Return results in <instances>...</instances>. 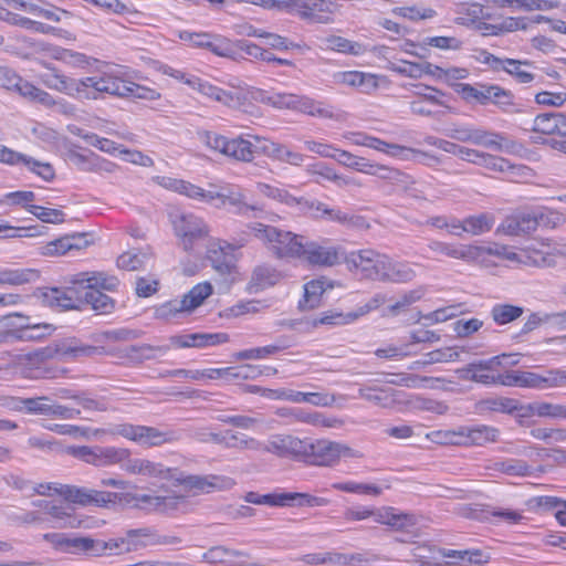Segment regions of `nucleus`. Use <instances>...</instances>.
Segmentation results:
<instances>
[{
    "label": "nucleus",
    "instance_id": "423d86ee",
    "mask_svg": "<svg viewBox=\"0 0 566 566\" xmlns=\"http://www.w3.org/2000/svg\"><path fill=\"white\" fill-rule=\"evenodd\" d=\"M169 222L178 248L190 256L201 258L211 232L209 223L191 212L170 213Z\"/></svg>",
    "mask_w": 566,
    "mask_h": 566
},
{
    "label": "nucleus",
    "instance_id": "13d9d810",
    "mask_svg": "<svg viewBox=\"0 0 566 566\" xmlns=\"http://www.w3.org/2000/svg\"><path fill=\"white\" fill-rule=\"evenodd\" d=\"M280 506L297 505V506H325L328 504V500L324 497L313 496L307 493L286 492L280 493Z\"/></svg>",
    "mask_w": 566,
    "mask_h": 566
},
{
    "label": "nucleus",
    "instance_id": "0e129e2a",
    "mask_svg": "<svg viewBox=\"0 0 566 566\" xmlns=\"http://www.w3.org/2000/svg\"><path fill=\"white\" fill-rule=\"evenodd\" d=\"M401 405H406L411 410L429 411L437 415H443L448 411V406L444 402L420 396H411L406 399L405 395Z\"/></svg>",
    "mask_w": 566,
    "mask_h": 566
},
{
    "label": "nucleus",
    "instance_id": "09e8293b",
    "mask_svg": "<svg viewBox=\"0 0 566 566\" xmlns=\"http://www.w3.org/2000/svg\"><path fill=\"white\" fill-rule=\"evenodd\" d=\"M280 281V274L271 266L259 265L251 275L248 290L250 293H256L266 287L273 286Z\"/></svg>",
    "mask_w": 566,
    "mask_h": 566
},
{
    "label": "nucleus",
    "instance_id": "9d476101",
    "mask_svg": "<svg viewBox=\"0 0 566 566\" xmlns=\"http://www.w3.org/2000/svg\"><path fill=\"white\" fill-rule=\"evenodd\" d=\"M184 493L167 495L137 494L129 492V505L146 509L160 514L174 515L177 513L187 514L192 510L189 494L196 495L201 491H187L181 486Z\"/></svg>",
    "mask_w": 566,
    "mask_h": 566
},
{
    "label": "nucleus",
    "instance_id": "a211bd4d",
    "mask_svg": "<svg viewBox=\"0 0 566 566\" xmlns=\"http://www.w3.org/2000/svg\"><path fill=\"white\" fill-rule=\"evenodd\" d=\"M63 497L73 504L90 505L95 504L101 507H108L115 504L129 505V492L114 493L94 489L74 488L65 485Z\"/></svg>",
    "mask_w": 566,
    "mask_h": 566
},
{
    "label": "nucleus",
    "instance_id": "49530a36",
    "mask_svg": "<svg viewBox=\"0 0 566 566\" xmlns=\"http://www.w3.org/2000/svg\"><path fill=\"white\" fill-rule=\"evenodd\" d=\"M126 457V448L116 447H95L90 460V464L96 467H108L119 464L122 467Z\"/></svg>",
    "mask_w": 566,
    "mask_h": 566
},
{
    "label": "nucleus",
    "instance_id": "ddd939ff",
    "mask_svg": "<svg viewBox=\"0 0 566 566\" xmlns=\"http://www.w3.org/2000/svg\"><path fill=\"white\" fill-rule=\"evenodd\" d=\"M45 513L56 528H94L105 524L104 521L91 516L75 514L73 503L65 497L59 502H43Z\"/></svg>",
    "mask_w": 566,
    "mask_h": 566
},
{
    "label": "nucleus",
    "instance_id": "a878e982",
    "mask_svg": "<svg viewBox=\"0 0 566 566\" xmlns=\"http://www.w3.org/2000/svg\"><path fill=\"white\" fill-rule=\"evenodd\" d=\"M524 266H553L557 256H566V244L552 247L548 242L532 243L522 248Z\"/></svg>",
    "mask_w": 566,
    "mask_h": 566
},
{
    "label": "nucleus",
    "instance_id": "79ce46f5",
    "mask_svg": "<svg viewBox=\"0 0 566 566\" xmlns=\"http://www.w3.org/2000/svg\"><path fill=\"white\" fill-rule=\"evenodd\" d=\"M379 252L371 249L353 251L346 256V264L350 271L371 280Z\"/></svg>",
    "mask_w": 566,
    "mask_h": 566
},
{
    "label": "nucleus",
    "instance_id": "412c9836",
    "mask_svg": "<svg viewBox=\"0 0 566 566\" xmlns=\"http://www.w3.org/2000/svg\"><path fill=\"white\" fill-rule=\"evenodd\" d=\"M438 434L448 443L475 444L495 442L499 439V430L489 426L460 427L457 430L439 431Z\"/></svg>",
    "mask_w": 566,
    "mask_h": 566
},
{
    "label": "nucleus",
    "instance_id": "4be33fe9",
    "mask_svg": "<svg viewBox=\"0 0 566 566\" xmlns=\"http://www.w3.org/2000/svg\"><path fill=\"white\" fill-rule=\"evenodd\" d=\"M213 292V287L209 282H202L195 285L181 300H174L163 304L157 314L167 318L180 312H191L199 307L206 298Z\"/></svg>",
    "mask_w": 566,
    "mask_h": 566
},
{
    "label": "nucleus",
    "instance_id": "3c124183",
    "mask_svg": "<svg viewBox=\"0 0 566 566\" xmlns=\"http://www.w3.org/2000/svg\"><path fill=\"white\" fill-rule=\"evenodd\" d=\"M447 256L462 260L468 263H484V245L479 244H451Z\"/></svg>",
    "mask_w": 566,
    "mask_h": 566
},
{
    "label": "nucleus",
    "instance_id": "aec40b11",
    "mask_svg": "<svg viewBox=\"0 0 566 566\" xmlns=\"http://www.w3.org/2000/svg\"><path fill=\"white\" fill-rule=\"evenodd\" d=\"M416 275V270L411 264L379 253L371 281L400 284L412 281Z\"/></svg>",
    "mask_w": 566,
    "mask_h": 566
},
{
    "label": "nucleus",
    "instance_id": "4468645a",
    "mask_svg": "<svg viewBox=\"0 0 566 566\" xmlns=\"http://www.w3.org/2000/svg\"><path fill=\"white\" fill-rule=\"evenodd\" d=\"M303 457L310 458L313 464L331 467L342 458H360L361 453L348 444L322 439L315 442L307 441L306 453Z\"/></svg>",
    "mask_w": 566,
    "mask_h": 566
},
{
    "label": "nucleus",
    "instance_id": "a18cd8bd",
    "mask_svg": "<svg viewBox=\"0 0 566 566\" xmlns=\"http://www.w3.org/2000/svg\"><path fill=\"white\" fill-rule=\"evenodd\" d=\"M333 289L332 283L325 277H318L304 284V298L301 305L304 308H315L319 306L323 294Z\"/></svg>",
    "mask_w": 566,
    "mask_h": 566
},
{
    "label": "nucleus",
    "instance_id": "39448f33",
    "mask_svg": "<svg viewBox=\"0 0 566 566\" xmlns=\"http://www.w3.org/2000/svg\"><path fill=\"white\" fill-rule=\"evenodd\" d=\"M176 536H160L149 528L129 530L108 541L93 538V556H113L139 551L153 545L178 544Z\"/></svg>",
    "mask_w": 566,
    "mask_h": 566
},
{
    "label": "nucleus",
    "instance_id": "f257e3e1",
    "mask_svg": "<svg viewBox=\"0 0 566 566\" xmlns=\"http://www.w3.org/2000/svg\"><path fill=\"white\" fill-rule=\"evenodd\" d=\"M40 64L46 72L39 75V80L49 90L78 99H97L105 94L124 98L128 67L111 66L99 75L75 78L50 63L40 61Z\"/></svg>",
    "mask_w": 566,
    "mask_h": 566
},
{
    "label": "nucleus",
    "instance_id": "58836bf2",
    "mask_svg": "<svg viewBox=\"0 0 566 566\" xmlns=\"http://www.w3.org/2000/svg\"><path fill=\"white\" fill-rule=\"evenodd\" d=\"M228 340L229 335L226 333H195L172 336L170 338V344L176 348H203L224 344Z\"/></svg>",
    "mask_w": 566,
    "mask_h": 566
},
{
    "label": "nucleus",
    "instance_id": "bf43d9fd",
    "mask_svg": "<svg viewBox=\"0 0 566 566\" xmlns=\"http://www.w3.org/2000/svg\"><path fill=\"white\" fill-rule=\"evenodd\" d=\"M199 140L201 144L206 146L209 150L219 154L223 157L229 158V149H230V138L214 133L205 130L198 134Z\"/></svg>",
    "mask_w": 566,
    "mask_h": 566
},
{
    "label": "nucleus",
    "instance_id": "37998d69",
    "mask_svg": "<svg viewBox=\"0 0 566 566\" xmlns=\"http://www.w3.org/2000/svg\"><path fill=\"white\" fill-rule=\"evenodd\" d=\"M255 134L238 135L230 138L229 159L252 163L258 154L253 137Z\"/></svg>",
    "mask_w": 566,
    "mask_h": 566
},
{
    "label": "nucleus",
    "instance_id": "5701e85b",
    "mask_svg": "<svg viewBox=\"0 0 566 566\" xmlns=\"http://www.w3.org/2000/svg\"><path fill=\"white\" fill-rule=\"evenodd\" d=\"M340 255L338 247L305 238L300 260L313 266L327 268L339 263Z\"/></svg>",
    "mask_w": 566,
    "mask_h": 566
},
{
    "label": "nucleus",
    "instance_id": "6e6552de",
    "mask_svg": "<svg viewBox=\"0 0 566 566\" xmlns=\"http://www.w3.org/2000/svg\"><path fill=\"white\" fill-rule=\"evenodd\" d=\"M447 136L461 143H471L496 151L516 154L521 145L504 135L470 124H455L447 130Z\"/></svg>",
    "mask_w": 566,
    "mask_h": 566
},
{
    "label": "nucleus",
    "instance_id": "4d7b16f0",
    "mask_svg": "<svg viewBox=\"0 0 566 566\" xmlns=\"http://www.w3.org/2000/svg\"><path fill=\"white\" fill-rule=\"evenodd\" d=\"M39 279V272L33 269H7L0 271L1 285H22Z\"/></svg>",
    "mask_w": 566,
    "mask_h": 566
},
{
    "label": "nucleus",
    "instance_id": "de8ad7c7",
    "mask_svg": "<svg viewBox=\"0 0 566 566\" xmlns=\"http://www.w3.org/2000/svg\"><path fill=\"white\" fill-rule=\"evenodd\" d=\"M255 189L259 195L276 201L279 203H283L286 206H295L300 202V200L291 195L286 188H284L280 184H269L259 181L255 184Z\"/></svg>",
    "mask_w": 566,
    "mask_h": 566
},
{
    "label": "nucleus",
    "instance_id": "338daca9",
    "mask_svg": "<svg viewBox=\"0 0 566 566\" xmlns=\"http://www.w3.org/2000/svg\"><path fill=\"white\" fill-rule=\"evenodd\" d=\"M530 66L527 61L505 59L500 69L514 76L517 82L526 84L534 80V74L527 70Z\"/></svg>",
    "mask_w": 566,
    "mask_h": 566
},
{
    "label": "nucleus",
    "instance_id": "473e14b6",
    "mask_svg": "<svg viewBox=\"0 0 566 566\" xmlns=\"http://www.w3.org/2000/svg\"><path fill=\"white\" fill-rule=\"evenodd\" d=\"M205 255L211 261L213 268L222 273H231L233 269L232 247L223 240L212 237L203 243Z\"/></svg>",
    "mask_w": 566,
    "mask_h": 566
},
{
    "label": "nucleus",
    "instance_id": "69168bd1",
    "mask_svg": "<svg viewBox=\"0 0 566 566\" xmlns=\"http://www.w3.org/2000/svg\"><path fill=\"white\" fill-rule=\"evenodd\" d=\"M386 69L408 78H421V62H412L402 59H391L387 61Z\"/></svg>",
    "mask_w": 566,
    "mask_h": 566
},
{
    "label": "nucleus",
    "instance_id": "c03bdc74",
    "mask_svg": "<svg viewBox=\"0 0 566 566\" xmlns=\"http://www.w3.org/2000/svg\"><path fill=\"white\" fill-rule=\"evenodd\" d=\"M358 396L384 408H391L403 402L405 394L392 389L360 388Z\"/></svg>",
    "mask_w": 566,
    "mask_h": 566
},
{
    "label": "nucleus",
    "instance_id": "6e6d98bb",
    "mask_svg": "<svg viewBox=\"0 0 566 566\" xmlns=\"http://www.w3.org/2000/svg\"><path fill=\"white\" fill-rule=\"evenodd\" d=\"M324 42L329 50L354 56L361 55L367 51V46L363 43L350 41L339 35H329L324 39Z\"/></svg>",
    "mask_w": 566,
    "mask_h": 566
},
{
    "label": "nucleus",
    "instance_id": "603ef678",
    "mask_svg": "<svg viewBox=\"0 0 566 566\" xmlns=\"http://www.w3.org/2000/svg\"><path fill=\"white\" fill-rule=\"evenodd\" d=\"M294 111L319 118H335L332 107L308 96L296 95Z\"/></svg>",
    "mask_w": 566,
    "mask_h": 566
},
{
    "label": "nucleus",
    "instance_id": "f03ea898",
    "mask_svg": "<svg viewBox=\"0 0 566 566\" xmlns=\"http://www.w3.org/2000/svg\"><path fill=\"white\" fill-rule=\"evenodd\" d=\"M122 470L139 481L158 483L161 481H175L177 485L184 486L187 491L212 492L229 490L234 486L235 481L224 475H184L175 468L166 467L163 462L147 457H132L129 449H126V457Z\"/></svg>",
    "mask_w": 566,
    "mask_h": 566
},
{
    "label": "nucleus",
    "instance_id": "dca6fc26",
    "mask_svg": "<svg viewBox=\"0 0 566 566\" xmlns=\"http://www.w3.org/2000/svg\"><path fill=\"white\" fill-rule=\"evenodd\" d=\"M276 2L312 23H331L337 6L329 0H276Z\"/></svg>",
    "mask_w": 566,
    "mask_h": 566
},
{
    "label": "nucleus",
    "instance_id": "393cba45",
    "mask_svg": "<svg viewBox=\"0 0 566 566\" xmlns=\"http://www.w3.org/2000/svg\"><path fill=\"white\" fill-rule=\"evenodd\" d=\"M40 3H44L43 0H0V20L7 21L14 25L22 28H33L38 23L21 17L11 10H19L35 17Z\"/></svg>",
    "mask_w": 566,
    "mask_h": 566
},
{
    "label": "nucleus",
    "instance_id": "7ed1b4c3",
    "mask_svg": "<svg viewBox=\"0 0 566 566\" xmlns=\"http://www.w3.org/2000/svg\"><path fill=\"white\" fill-rule=\"evenodd\" d=\"M165 187L219 209L233 207L238 213L244 217H256L261 212V208L247 203L242 189L233 185H210L208 189H202L181 179H168Z\"/></svg>",
    "mask_w": 566,
    "mask_h": 566
},
{
    "label": "nucleus",
    "instance_id": "f704fd0d",
    "mask_svg": "<svg viewBox=\"0 0 566 566\" xmlns=\"http://www.w3.org/2000/svg\"><path fill=\"white\" fill-rule=\"evenodd\" d=\"M307 441L289 434L271 436L263 450L277 457H303L306 453Z\"/></svg>",
    "mask_w": 566,
    "mask_h": 566
},
{
    "label": "nucleus",
    "instance_id": "c9c22d12",
    "mask_svg": "<svg viewBox=\"0 0 566 566\" xmlns=\"http://www.w3.org/2000/svg\"><path fill=\"white\" fill-rule=\"evenodd\" d=\"M536 220L534 209L521 211L505 218L497 227L496 232L510 237L528 234L536 231Z\"/></svg>",
    "mask_w": 566,
    "mask_h": 566
},
{
    "label": "nucleus",
    "instance_id": "20e7f679",
    "mask_svg": "<svg viewBox=\"0 0 566 566\" xmlns=\"http://www.w3.org/2000/svg\"><path fill=\"white\" fill-rule=\"evenodd\" d=\"M66 283L81 289V300H84L93 311L108 314L114 310V300L103 291H115L119 284L117 277L104 272L90 271L70 275Z\"/></svg>",
    "mask_w": 566,
    "mask_h": 566
},
{
    "label": "nucleus",
    "instance_id": "e2e57ef3",
    "mask_svg": "<svg viewBox=\"0 0 566 566\" xmlns=\"http://www.w3.org/2000/svg\"><path fill=\"white\" fill-rule=\"evenodd\" d=\"M248 554L242 551L231 549L223 545L210 547L201 555V560L208 564H223L230 558L247 557Z\"/></svg>",
    "mask_w": 566,
    "mask_h": 566
},
{
    "label": "nucleus",
    "instance_id": "c85d7f7f",
    "mask_svg": "<svg viewBox=\"0 0 566 566\" xmlns=\"http://www.w3.org/2000/svg\"><path fill=\"white\" fill-rule=\"evenodd\" d=\"M187 85L196 90L202 96L227 107H238L243 102V97L240 93L226 91L197 76L187 78Z\"/></svg>",
    "mask_w": 566,
    "mask_h": 566
},
{
    "label": "nucleus",
    "instance_id": "1a4fd4ad",
    "mask_svg": "<svg viewBox=\"0 0 566 566\" xmlns=\"http://www.w3.org/2000/svg\"><path fill=\"white\" fill-rule=\"evenodd\" d=\"M347 522H361L373 518L376 523L387 525L396 531H405L416 525V516L398 511L392 506L354 505L344 511Z\"/></svg>",
    "mask_w": 566,
    "mask_h": 566
},
{
    "label": "nucleus",
    "instance_id": "0eeeda50",
    "mask_svg": "<svg viewBox=\"0 0 566 566\" xmlns=\"http://www.w3.org/2000/svg\"><path fill=\"white\" fill-rule=\"evenodd\" d=\"M250 232L279 259H301L305 237L291 231L253 222Z\"/></svg>",
    "mask_w": 566,
    "mask_h": 566
},
{
    "label": "nucleus",
    "instance_id": "ea45409f",
    "mask_svg": "<svg viewBox=\"0 0 566 566\" xmlns=\"http://www.w3.org/2000/svg\"><path fill=\"white\" fill-rule=\"evenodd\" d=\"M42 301L45 305L54 308H76L77 301H81V289L78 286L75 289L72 284L67 290L50 287L42 293Z\"/></svg>",
    "mask_w": 566,
    "mask_h": 566
},
{
    "label": "nucleus",
    "instance_id": "774afa93",
    "mask_svg": "<svg viewBox=\"0 0 566 566\" xmlns=\"http://www.w3.org/2000/svg\"><path fill=\"white\" fill-rule=\"evenodd\" d=\"M494 218L489 213H480L464 218V231L470 235H481L494 226Z\"/></svg>",
    "mask_w": 566,
    "mask_h": 566
},
{
    "label": "nucleus",
    "instance_id": "e433bc0d",
    "mask_svg": "<svg viewBox=\"0 0 566 566\" xmlns=\"http://www.w3.org/2000/svg\"><path fill=\"white\" fill-rule=\"evenodd\" d=\"M305 171L317 184L331 181L339 188L360 187L361 184L356 178L340 175L333 167L323 161H314L306 166Z\"/></svg>",
    "mask_w": 566,
    "mask_h": 566
},
{
    "label": "nucleus",
    "instance_id": "052dcab7",
    "mask_svg": "<svg viewBox=\"0 0 566 566\" xmlns=\"http://www.w3.org/2000/svg\"><path fill=\"white\" fill-rule=\"evenodd\" d=\"M199 140L201 144L206 146L209 150L219 154L223 157L229 158V149H230V138L214 133L205 130L198 134Z\"/></svg>",
    "mask_w": 566,
    "mask_h": 566
},
{
    "label": "nucleus",
    "instance_id": "cd10ccee",
    "mask_svg": "<svg viewBox=\"0 0 566 566\" xmlns=\"http://www.w3.org/2000/svg\"><path fill=\"white\" fill-rule=\"evenodd\" d=\"M43 539L55 551L65 554H85L93 556V538L90 536H69L64 533H46Z\"/></svg>",
    "mask_w": 566,
    "mask_h": 566
},
{
    "label": "nucleus",
    "instance_id": "4c0bfd02",
    "mask_svg": "<svg viewBox=\"0 0 566 566\" xmlns=\"http://www.w3.org/2000/svg\"><path fill=\"white\" fill-rule=\"evenodd\" d=\"M25 413L50 416L59 419H73L80 412L55 403L46 396L27 398Z\"/></svg>",
    "mask_w": 566,
    "mask_h": 566
},
{
    "label": "nucleus",
    "instance_id": "8fccbe9b",
    "mask_svg": "<svg viewBox=\"0 0 566 566\" xmlns=\"http://www.w3.org/2000/svg\"><path fill=\"white\" fill-rule=\"evenodd\" d=\"M136 78H138L137 72L129 69V75L127 76L124 91V98L132 97L153 102L161 97V94L157 90L136 83Z\"/></svg>",
    "mask_w": 566,
    "mask_h": 566
},
{
    "label": "nucleus",
    "instance_id": "f3484780",
    "mask_svg": "<svg viewBox=\"0 0 566 566\" xmlns=\"http://www.w3.org/2000/svg\"><path fill=\"white\" fill-rule=\"evenodd\" d=\"M335 160L346 168L385 180L398 182L403 178V175L397 169L371 161L344 149H338Z\"/></svg>",
    "mask_w": 566,
    "mask_h": 566
},
{
    "label": "nucleus",
    "instance_id": "9b49d317",
    "mask_svg": "<svg viewBox=\"0 0 566 566\" xmlns=\"http://www.w3.org/2000/svg\"><path fill=\"white\" fill-rule=\"evenodd\" d=\"M52 325L46 323H31L21 314H13L0 321V345L15 340H29L50 334Z\"/></svg>",
    "mask_w": 566,
    "mask_h": 566
},
{
    "label": "nucleus",
    "instance_id": "6ab92c4d",
    "mask_svg": "<svg viewBox=\"0 0 566 566\" xmlns=\"http://www.w3.org/2000/svg\"><path fill=\"white\" fill-rule=\"evenodd\" d=\"M455 93L467 103H478L486 105L493 103L496 105L512 104L511 94L497 85L464 83L455 86Z\"/></svg>",
    "mask_w": 566,
    "mask_h": 566
},
{
    "label": "nucleus",
    "instance_id": "5fc2aeb1",
    "mask_svg": "<svg viewBox=\"0 0 566 566\" xmlns=\"http://www.w3.org/2000/svg\"><path fill=\"white\" fill-rule=\"evenodd\" d=\"M522 249L515 251L507 245L499 243H489L484 245V262L486 261V255H494L507 261L513 266H524V256H522Z\"/></svg>",
    "mask_w": 566,
    "mask_h": 566
},
{
    "label": "nucleus",
    "instance_id": "2eb2a0df",
    "mask_svg": "<svg viewBox=\"0 0 566 566\" xmlns=\"http://www.w3.org/2000/svg\"><path fill=\"white\" fill-rule=\"evenodd\" d=\"M176 34L180 41L195 49L209 50L211 53L221 57H235L233 41L220 34L192 30H177Z\"/></svg>",
    "mask_w": 566,
    "mask_h": 566
},
{
    "label": "nucleus",
    "instance_id": "7c9ffc66",
    "mask_svg": "<svg viewBox=\"0 0 566 566\" xmlns=\"http://www.w3.org/2000/svg\"><path fill=\"white\" fill-rule=\"evenodd\" d=\"M2 73L7 77V81L3 83V85L8 88H15L22 96L28 97L31 101H35L45 107H53L55 105L57 98H55L49 92L33 85L28 81H24L14 72L4 70Z\"/></svg>",
    "mask_w": 566,
    "mask_h": 566
},
{
    "label": "nucleus",
    "instance_id": "72a5a7b5",
    "mask_svg": "<svg viewBox=\"0 0 566 566\" xmlns=\"http://www.w3.org/2000/svg\"><path fill=\"white\" fill-rule=\"evenodd\" d=\"M522 388L545 390L566 386V369H547L543 373L522 371Z\"/></svg>",
    "mask_w": 566,
    "mask_h": 566
},
{
    "label": "nucleus",
    "instance_id": "bb28decb",
    "mask_svg": "<svg viewBox=\"0 0 566 566\" xmlns=\"http://www.w3.org/2000/svg\"><path fill=\"white\" fill-rule=\"evenodd\" d=\"M91 244L87 233L76 232L46 242L39 248V253L50 258L63 256L72 251L84 250Z\"/></svg>",
    "mask_w": 566,
    "mask_h": 566
},
{
    "label": "nucleus",
    "instance_id": "864d4df0",
    "mask_svg": "<svg viewBox=\"0 0 566 566\" xmlns=\"http://www.w3.org/2000/svg\"><path fill=\"white\" fill-rule=\"evenodd\" d=\"M499 357H494L488 361H480L478 364H470L464 368L459 369L457 373L463 380H471L482 384H489L492 379L491 376L483 371L492 368V365L497 361Z\"/></svg>",
    "mask_w": 566,
    "mask_h": 566
},
{
    "label": "nucleus",
    "instance_id": "b1692460",
    "mask_svg": "<svg viewBox=\"0 0 566 566\" xmlns=\"http://www.w3.org/2000/svg\"><path fill=\"white\" fill-rule=\"evenodd\" d=\"M253 139L258 154L273 161L296 167L302 166L304 163L305 157L303 154L292 150L284 144L271 140L264 136H254Z\"/></svg>",
    "mask_w": 566,
    "mask_h": 566
},
{
    "label": "nucleus",
    "instance_id": "f8f14e48",
    "mask_svg": "<svg viewBox=\"0 0 566 566\" xmlns=\"http://www.w3.org/2000/svg\"><path fill=\"white\" fill-rule=\"evenodd\" d=\"M111 436H120L140 447L154 448L177 440L172 431H161L155 427L120 423L109 428Z\"/></svg>",
    "mask_w": 566,
    "mask_h": 566
},
{
    "label": "nucleus",
    "instance_id": "680f3d73",
    "mask_svg": "<svg viewBox=\"0 0 566 566\" xmlns=\"http://www.w3.org/2000/svg\"><path fill=\"white\" fill-rule=\"evenodd\" d=\"M199 140L201 144L206 146L209 150L219 154L223 157L229 158V149H230V138L214 133L205 130L198 134Z\"/></svg>",
    "mask_w": 566,
    "mask_h": 566
},
{
    "label": "nucleus",
    "instance_id": "2f4dec72",
    "mask_svg": "<svg viewBox=\"0 0 566 566\" xmlns=\"http://www.w3.org/2000/svg\"><path fill=\"white\" fill-rule=\"evenodd\" d=\"M0 163L12 166L23 165L46 181L54 178V169L49 163L35 160L3 145H0Z\"/></svg>",
    "mask_w": 566,
    "mask_h": 566
},
{
    "label": "nucleus",
    "instance_id": "c756f323",
    "mask_svg": "<svg viewBox=\"0 0 566 566\" xmlns=\"http://www.w3.org/2000/svg\"><path fill=\"white\" fill-rule=\"evenodd\" d=\"M386 77L374 73L360 71H339L333 74V81L337 85L360 88L364 93L375 92Z\"/></svg>",
    "mask_w": 566,
    "mask_h": 566
},
{
    "label": "nucleus",
    "instance_id": "a19ab883",
    "mask_svg": "<svg viewBox=\"0 0 566 566\" xmlns=\"http://www.w3.org/2000/svg\"><path fill=\"white\" fill-rule=\"evenodd\" d=\"M70 160L78 169L88 172L113 174L117 169L116 164L91 151L87 154L71 153Z\"/></svg>",
    "mask_w": 566,
    "mask_h": 566
}]
</instances>
